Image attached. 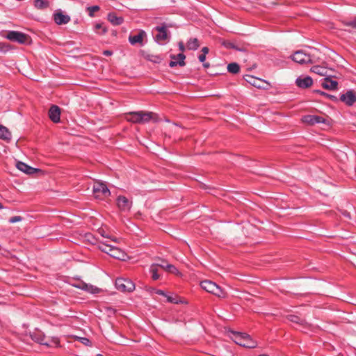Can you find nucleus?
Instances as JSON below:
<instances>
[{"instance_id": "7c9ffc66", "label": "nucleus", "mask_w": 356, "mask_h": 356, "mask_svg": "<svg viewBox=\"0 0 356 356\" xmlns=\"http://www.w3.org/2000/svg\"><path fill=\"white\" fill-rule=\"evenodd\" d=\"M287 318L289 321H290L291 322H293V323H296L297 324H300L301 325H304V321L300 319L298 316H295V315H289L287 316Z\"/></svg>"}, {"instance_id": "dca6fc26", "label": "nucleus", "mask_w": 356, "mask_h": 356, "mask_svg": "<svg viewBox=\"0 0 356 356\" xmlns=\"http://www.w3.org/2000/svg\"><path fill=\"white\" fill-rule=\"evenodd\" d=\"M117 204L121 211H125L131 209L132 202L124 196H119L117 198Z\"/></svg>"}, {"instance_id": "c9c22d12", "label": "nucleus", "mask_w": 356, "mask_h": 356, "mask_svg": "<svg viewBox=\"0 0 356 356\" xmlns=\"http://www.w3.org/2000/svg\"><path fill=\"white\" fill-rule=\"evenodd\" d=\"M222 44L227 49H235L236 50L241 51V49L237 48L235 44L229 41H223Z\"/></svg>"}, {"instance_id": "72a5a7b5", "label": "nucleus", "mask_w": 356, "mask_h": 356, "mask_svg": "<svg viewBox=\"0 0 356 356\" xmlns=\"http://www.w3.org/2000/svg\"><path fill=\"white\" fill-rule=\"evenodd\" d=\"M165 270L175 275H178L179 273L178 269L175 266L171 264H166Z\"/></svg>"}, {"instance_id": "49530a36", "label": "nucleus", "mask_w": 356, "mask_h": 356, "mask_svg": "<svg viewBox=\"0 0 356 356\" xmlns=\"http://www.w3.org/2000/svg\"><path fill=\"white\" fill-rule=\"evenodd\" d=\"M103 54L105 56H111V55H112V51H111L109 50H105V51H104Z\"/></svg>"}, {"instance_id": "2f4dec72", "label": "nucleus", "mask_w": 356, "mask_h": 356, "mask_svg": "<svg viewBox=\"0 0 356 356\" xmlns=\"http://www.w3.org/2000/svg\"><path fill=\"white\" fill-rule=\"evenodd\" d=\"M95 31L99 34H104L107 32V29L103 26V24L98 23L95 26Z\"/></svg>"}, {"instance_id": "79ce46f5", "label": "nucleus", "mask_w": 356, "mask_h": 356, "mask_svg": "<svg viewBox=\"0 0 356 356\" xmlns=\"http://www.w3.org/2000/svg\"><path fill=\"white\" fill-rule=\"evenodd\" d=\"M178 46H179V50H180L181 52H184V51H185L186 47H185V46H184V42H181H181H179L178 43Z\"/></svg>"}, {"instance_id": "7ed1b4c3", "label": "nucleus", "mask_w": 356, "mask_h": 356, "mask_svg": "<svg viewBox=\"0 0 356 356\" xmlns=\"http://www.w3.org/2000/svg\"><path fill=\"white\" fill-rule=\"evenodd\" d=\"M129 115L130 117H127V120L133 123H146L150 120L156 122L159 120L158 115L152 112H131Z\"/></svg>"}, {"instance_id": "a19ab883", "label": "nucleus", "mask_w": 356, "mask_h": 356, "mask_svg": "<svg viewBox=\"0 0 356 356\" xmlns=\"http://www.w3.org/2000/svg\"><path fill=\"white\" fill-rule=\"evenodd\" d=\"M345 25L348 26H350L353 29H356V18L352 21L346 22Z\"/></svg>"}, {"instance_id": "1a4fd4ad", "label": "nucleus", "mask_w": 356, "mask_h": 356, "mask_svg": "<svg viewBox=\"0 0 356 356\" xmlns=\"http://www.w3.org/2000/svg\"><path fill=\"white\" fill-rule=\"evenodd\" d=\"M9 40L17 42L19 44H25L28 42L29 37L23 33L10 31L5 36Z\"/></svg>"}, {"instance_id": "bb28decb", "label": "nucleus", "mask_w": 356, "mask_h": 356, "mask_svg": "<svg viewBox=\"0 0 356 356\" xmlns=\"http://www.w3.org/2000/svg\"><path fill=\"white\" fill-rule=\"evenodd\" d=\"M34 6L38 9L43 10L49 6V2L48 0H35Z\"/></svg>"}, {"instance_id": "f3484780", "label": "nucleus", "mask_w": 356, "mask_h": 356, "mask_svg": "<svg viewBox=\"0 0 356 356\" xmlns=\"http://www.w3.org/2000/svg\"><path fill=\"white\" fill-rule=\"evenodd\" d=\"M74 286L91 293H97L100 291V289L99 288L83 282L74 284Z\"/></svg>"}, {"instance_id": "a211bd4d", "label": "nucleus", "mask_w": 356, "mask_h": 356, "mask_svg": "<svg viewBox=\"0 0 356 356\" xmlns=\"http://www.w3.org/2000/svg\"><path fill=\"white\" fill-rule=\"evenodd\" d=\"M60 109L58 106L53 105L49 110V117L54 122H58L60 121Z\"/></svg>"}, {"instance_id": "37998d69", "label": "nucleus", "mask_w": 356, "mask_h": 356, "mask_svg": "<svg viewBox=\"0 0 356 356\" xmlns=\"http://www.w3.org/2000/svg\"><path fill=\"white\" fill-rule=\"evenodd\" d=\"M198 58L200 62L204 63L206 60V55L202 54L199 56Z\"/></svg>"}, {"instance_id": "cd10ccee", "label": "nucleus", "mask_w": 356, "mask_h": 356, "mask_svg": "<svg viewBox=\"0 0 356 356\" xmlns=\"http://www.w3.org/2000/svg\"><path fill=\"white\" fill-rule=\"evenodd\" d=\"M227 70L232 74H237L240 71V67L236 63H232L227 65Z\"/></svg>"}, {"instance_id": "c85d7f7f", "label": "nucleus", "mask_w": 356, "mask_h": 356, "mask_svg": "<svg viewBox=\"0 0 356 356\" xmlns=\"http://www.w3.org/2000/svg\"><path fill=\"white\" fill-rule=\"evenodd\" d=\"M149 272L152 274V279L153 280H157L159 279L160 275L158 273V268L156 265L152 264L149 268Z\"/></svg>"}, {"instance_id": "a878e982", "label": "nucleus", "mask_w": 356, "mask_h": 356, "mask_svg": "<svg viewBox=\"0 0 356 356\" xmlns=\"http://www.w3.org/2000/svg\"><path fill=\"white\" fill-rule=\"evenodd\" d=\"M199 47L200 44L197 38H190L186 43V48L189 50H195Z\"/></svg>"}, {"instance_id": "de8ad7c7", "label": "nucleus", "mask_w": 356, "mask_h": 356, "mask_svg": "<svg viewBox=\"0 0 356 356\" xmlns=\"http://www.w3.org/2000/svg\"><path fill=\"white\" fill-rule=\"evenodd\" d=\"M321 94L323 95H326V94L324 92H321ZM327 96L329 97L330 98H334V99H336L335 97H334L332 95H327Z\"/></svg>"}, {"instance_id": "3c124183", "label": "nucleus", "mask_w": 356, "mask_h": 356, "mask_svg": "<svg viewBox=\"0 0 356 356\" xmlns=\"http://www.w3.org/2000/svg\"><path fill=\"white\" fill-rule=\"evenodd\" d=\"M3 207L2 206V204L0 203V209H2Z\"/></svg>"}, {"instance_id": "6ab92c4d", "label": "nucleus", "mask_w": 356, "mask_h": 356, "mask_svg": "<svg viewBox=\"0 0 356 356\" xmlns=\"http://www.w3.org/2000/svg\"><path fill=\"white\" fill-rule=\"evenodd\" d=\"M296 83L299 88H307L312 85L313 80L310 76L298 77Z\"/></svg>"}, {"instance_id": "603ef678", "label": "nucleus", "mask_w": 356, "mask_h": 356, "mask_svg": "<svg viewBox=\"0 0 356 356\" xmlns=\"http://www.w3.org/2000/svg\"><path fill=\"white\" fill-rule=\"evenodd\" d=\"M97 356H103V355H102L99 354V355H97Z\"/></svg>"}, {"instance_id": "b1692460", "label": "nucleus", "mask_w": 356, "mask_h": 356, "mask_svg": "<svg viewBox=\"0 0 356 356\" xmlns=\"http://www.w3.org/2000/svg\"><path fill=\"white\" fill-rule=\"evenodd\" d=\"M108 20L113 25H120L123 23L124 19L122 17L117 16L114 13L108 15Z\"/></svg>"}, {"instance_id": "ddd939ff", "label": "nucleus", "mask_w": 356, "mask_h": 356, "mask_svg": "<svg viewBox=\"0 0 356 356\" xmlns=\"http://www.w3.org/2000/svg\"><path fill=\"white\" fill-rule=\"evenodd\" d=\"M340 99L346 105L352 106L356 102V92L348 90L346 93L341 95Z\"/></svg>"}, {"instance_id": "09e8293b", "label": "nucleus", "mask_w": 356, "mask_h": 356, "mask_svg": "<svg viewBox=\"0 0 356 356\" xmlns=\"http://www.w3.org/2000/svg\"><path fill=\"white\" fill-rule=\"evenodd\" d=\"M209 65H209V63H203V66H204V67H205V68H208V67H209Z\"/></svg>"}, {"instance_id": "aec40b11", "label": "nucleus", "mask_w": 356, "mask_h": 356, "mask_svg": "<svg viewBox=\"0 0 356 356\" xmlns=\"http://www.w3.org/2000/svg\"><path fill=\"white\" fill-rule=\"evenodd\" d=\"M16 167L17 169H19L20 171L28 174V175H32L36 172L38 170L34 168H32L27 164L18 161L16 164Z\"/></svg>"}, {"instance_id": "9d476101", "label": "nucleus", "mask_w": 356, "mask_h": 356, "mask_svg": "<svg viewBox=\"0 0 356 356\" xmlns=\"http://www.w3.org/2000/svg\"><path fill=\"white\" fill-rule=\"evenodd\" d=\"M302 122L308 125H314L315 124L324 123L326 124L327 120L318 115H307L302 116L301 119Z\"/></svg>"}, {"instance_id": "58836bf2", "label": "nucleus", "mask_w": 356, "mask_h": 356, "mask_svg": "<svg viewBox=\"0 0 356 356\" xmlns=\"http://www.w3.org/2000/svg\"><path fill=\"white\" fill-rule=\"evenodd\" d=\"M165 297L167 298L168 302H169L176 303V304L179 302V300L177 297H175L174 298V297L169 296H167V295H166Z\"/></svg>"}, {"instance_id": "5701e85b", "label": "nucleus", "mask_w": 356, "mask_h": 356, "mask_svg": "<svg viewBox=\"0 0 356 356\" xmlns=\"http://www.w3.org/2000/svg\"><path fill=\"white\" fill-rule=\"evenodd\" d=\"M338 83L335 81L330 79L328 77L325 78L323 82L322 83V86L325 89L327 90H335L337 88Z\"/></svg>"}, {"instance_id": "ea45409f", "label": "nucleus", "mask_w": 356, "mask_h": 356, "mask_svg": "<svg viewBox=\"0 0 356 356\" xmlns=\"http://www.w3.org/2000/svg\"><path fill=\"white\" fill-rule=\"evenodd\" d=\"M22 220V218L19 216H13L12 218H10L9 219V222L10 223H15V222H20Z\"/></svg>"}, {"instance_id": "473e14b6", "label": "nucleus", "mask_w": 356, "mask_h": 356, "mask_svg": "<svg viewBox=\"0 0 356 356\" xmlns=\"http://www.w3.org/2000/svg\"><path fill=\"white\" fill-rule=\"evenodd\" d=\"M74 338L87 346H91V342L88 338L77 336H74Z\"/></svg>"}, {"instance_id": "412c9836", "label": "nucleus", "mask_w": 356, "mask_h": 356, "mask_svg": "<svg viewBox=\"0 0 356 356\" xmlns=\"http://www.w3.org/2000/svg\"><path fill=\"white\" fill-rule=\"evenodd\" d=\"M245 80L252 86L258 88H262V84L264 83L261 79L251 75H245Z\"/></svg>"}, {"instance_id": "f03ea898", "label": "nucleus", "mask_w": 356, "mask_h": 356, "mask_svg": "<svg viewBox=\"0 0 356 356\" xmlns=\"http://www.w3.org/2000/svg\"><path fill=\"white\" fill-rule=\"evenodd\" d=\"M231 339L238 345L248 348H254L257 346V343L256 341L253 340L252 337L244 332H238L235 331L230 332Z\"/></svg>"}, {"instance_id": "39448f33", "label": "nucleus", "mask_w": 356, "mask_h": 356, "mask_svg": "<svg viewBox=\"0 0 356 356\" xmlns=\"http://www.w3.org/2000/svg\"><path fill=\"white\" fill-rule=\"evenodd\" d=\"M200 286L208 293H212L219 298H224L227 297V293L218 285L210 280H204L201 282Z\"/></svg>"}, {"instance_id": "4c0bfd02", "label": "nucleus", "mask_w": 356, "mask_h": 356, "mask_svg": "<svg viewBox=\"0 0 356 356\" xmlns=\"http://www.w3.org/2000/svg\"><path fill=\"white\" fill-rule=\"evenodd\" d=\"M89 11L90 16H93V13L99 10V7L98 6H93L88 8Z\"/></svg>"}, {"instance_id": "f704fd0d", "label": "nucleus", "mask_w": 356, "mask_h": 356, "mask_svg": "<svg viewBox=\"0 0 356 356\" xmlns=\"http://www.w3.org/2000/svg\"><path fill=\"white\" fill-rule=\"evenodd\" d=\"M11 49L10 45L8 43L0 42V51L6 53Z\"/></svg>"}, {"instance_id": "c756f323", "label": "nucleus", "mask_w": 356, "mask_h": 356, "mask_svg": "<svg viewBox=\"0 0 356 356\" xmlns=\"http://www.w3.org/2000/svg\"><path fill=\"white\" fill-rule=\"evenodd\" d=\"M146 58L154 63H160L162 60V58L159 55L149 54L146 56Z\"/></svg>"}, {"instance_id": "f257e3e1", "label": "nucleus", "mask_w": 356, "mask_h": 356, "mask_svg": "<svg viewBox=\"0 0 356 356\" xmlns=\"http://www.w3.org/2000/svg\"><path fill=\"white\" fill-rule=\"evenodd\" d=\"M97 246L100 250L115 259L124 261L127 257L122 249L110 244L108 241H99Z\"/></svg>"}, {"instance_id": "f8f14e48", "label": "nucleus", "mask_w": 356, "mask_h": 356, "mask_svg": "<svg viewBox=\"0 0 356 356\" xmlns=\"http://www.w3.org/2000/svg\"><path fill=\"white\" fill-rule=\"evenodd\" d=\"M147 34L145 31L140 30L138 34L129 36V42L132 45L139 44L140 46L143 45L144 38L146 37Z\"/></svg>"}, {"instance_id": "423d86ee", "label": "nucleus", "mask_w": 356, "mask_h": 356, "mask_svg": "<svg viewBox=\"0 0 356 356\" xmlns=\"http://www.w3.org/2000/svg\"><path fill=\"white\" fill-rule=\"evenodd\" d=\"M92 191L95 198L103 199L111 195V192L107 186L99 181L95 182Z\"/></svg>"}, {"instance_id": "8fccbe9b", "label": "nucleus", "mask_w": 356, "mask_h": 356, "mask_svg": "<svg viewBox=\"0 0 356 356\" xmlns=\"http://www.w3.org/2000/svg\"><path fill=\"white\" fill-rule=\"evenodd\" d=\"M99 232L102 233V234H104V230H99Z\"/></svg>"}, {"instance_id": "6e6552de", "label": "nucleus", "mask_w": 356, "mask_h": 356, "mask_svg": "<svg viewBox=\"0 0 356 356\" xmlns=\"http://www.w3.org/2000/svg\"><path fill=\"white\" fill-rule=\"evenodd\" d=\"M291 58L294 62L299 64L312 63L314 62L312 56L306 54L302 50L296 51Z\"/></svg>"}, {"instance_id": "4468645a", "label": "nucleus", "mask_w": 356, "mask_h": 356, "mask_svg": "<svg viewBox=\"0 0 356 356\" xmlns=\"http://www.w3.org/2000/svg\"><path fill=\"white\" fill-rule=\"evenodd\" d=\"M54 19L56 24L62 25L67 24L70 21V17L64 14L61 10H57L54 14Z\"/></svg>"}, {"instance_id": "c03bdc74", "label": "nucleus", "mask_w": 356, "mask_h": 356, "mask_svg": "<svg viewBox=\"0 0 356 356\" xmlns=\"http://www.w3.org/2000/svg\"><path fill=\"white\" fill-rule=\"evenodd\" d=\"M155 293L156 294H159V295H161V296H165V297L166 296V293L163 291H162V290H156Z\"/></svg>"}, {"instance_id": "4be33fe9", "label": "nucleus", "mask_w": 356, "mask_h": 356, "mask_svg": "<svg viewBox=\"0 0 356 356\" xmlns=\"http://www.w3.org/2000/svg\"><path fill=\"white\" fill-rule=\"evenodd\" d=\"M12 138L11 132L8 129L0 124V139L6 142H10Z\"/></svg>"}, {"instance_id": "e433bc0d", "label": "nucleus", "mask_w": 356, "mask_h": 356, "mask_svg": "<svg viewBox=\"0 0 356 356\" xmlns=\"http://www.w3.org/2000/svg\"><path fill=\"white\" fill-rule=\"evenodd\" d=\"M159 262L153 264V265H156L157 268L161 267L165 270L166 268V264H168L165 260L163 259H159Z\"/></svg>"}, {"instance_id": "0eeeda50", "label": "nucleus", "mask_w": 356, "mask_h": 356, "mask_svg": "<svg viewBox=\"0 0 356 356\" xmlns=\"http://www.w3.org/2000/svg\"><path fill=\"white\" fill-rule=\"evenodd\" d=\"M115 287L122 292H131L134 290L135 284L130 280L118 278L115 280Z\"/></svg>"}, {"instance_id": "20e7f679", "label": "nucleus", "mask_w": 356, "mask_h": 356, "mask_svg": "<svg viewBox=\"0 0 356 356\" xmlns=\"http://www.w3.org/2000/svg\"><path fill=\"white\" fill-rule=\"evenodd\" d=\"M31 337L34 341L47 347H57L59 345V339L57 337H47L40 331L33 332Z\"/></svg>"}, {"instance_id": "9b49d317", "label": "nucleus", "mask_w": 356, "mask_h": 356, "mask_svg": "<svg viewBox=\"0 0 356 356\" xmlns=\"http://www.w3.org/2000/svg\"><path fill=\"white\" fill-rule=\"evenodd\" d=\"M155 29L158 31V34L155 36V40L156 42L163 43L168 40L169 37L165 25L156 26Z\"/></svg>"}, {"instance_id": "393cba45", "label": "nucleus", "mask_w": 356, "mask_h": 356, "mask_svg": "<svg viewBox=\"0 0 356 356\" xmlns=\"http://www.w3.org/2000/svg\"><path fill=\"white\" fill-rule=\"evenodd\" d=\"M311 71L314 73H316L320 76H328V74H327V69L326 67H322V66H320V65H315V66H313L312 68H311Z\"/></svg>"}, {"instance_id": "2eb2a0df", "label": "nucleus", "mask_w": 356, "mask_h": 356, "mask_svg": "<svg viewBox=\"0 0 356 356\" xmlns=\"http://www.w3.org/2000/svg\"><path fill=\"white\" fill-rule=\"evenodd\" d=\"M170 58L172 60L170 62L169 65L171 67H174L177 65L182 67L186 64L184 61L186 56L183 53H180L177 56L171 55Z\"/></svg>"}, {"instance_id": "a18cd8bd", "label": "nucleus", "mask_w": 356, "mask_h": 356, "mask_svg": "<svg viewBox=\"0 0 356 356\" xmlns=\"http://www.w3.org/2000/svg\"><path fill=\"white\" fill-rule=\"evenodd\" d=\"M202 54L204 55H207L209 53V48L207 47H204L202 49Z\"/></svg>"}]
</instances>
